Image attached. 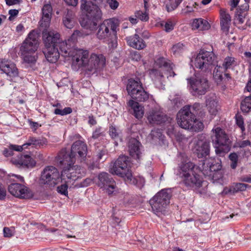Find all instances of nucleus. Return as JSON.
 <instances>
[{
  "instance_id": "9b49d317",
  "label": "nucleus",
  "mask_w": 251,
  "mask_h": 251,
  "mask_svg": "<svg viewBox=\"0 0 251 251\" xmlns=\"http://www.w3.org/2000/svg\"><path fill=\"white\" fill-rule=\"evenodd\" d=\"M57 163L64 169L61 172V179L66 183H72L75 181L78 176L77 175L80 173V167L77 165L74 166V164H62L58 160V156L56 158Z\"/></svg>"
},
{
  "instance_id": "f8f14e48",
  "label": "nucleus",
  "mask_w": 251,
  "mask_h": 251,
  "mask_svg": "<svg viewBox=\"0 0 251 251\" xmlns=\"http://www.w3.org/2000/svg\"><path fill=\"white\" fill-rule=\"evenodd\" d=\"M210 141L205 134L201 133L197 136V140L194 144V153L199 158L205 157L209 154Z\"/></svg>"
},
{
  "instance_id": "7c9ffc66",
  "label": "nucleus",
  "mask_w": 251,
  "mask_h": 251,
  "mask_svg": "<svg viewBox=\"0 0 251 251\" xmlns=\"http://www.w3.org/2000/svg\"><path fill=\"white\" fill-rule=\"evenodd\" d=\"M143 88L142 84L139 79L137 80L130 78L128 80L126 90L128 94L131 97L138 90Z\"/></svg>"
},
{
  "instance_id": "338daca9",
  "label": "nucleus",
  "mask_w": 251,
  "mask_h": 251,
  "mask_svg": "<svg viewBox=\"0 0 251 251\" xmlns=\"http://www.w3.org/2000/svg\"><path fill=\"white\" fill-rule=\"evenodd\" d=\"M24 144H23L22 146H18V145H11L10 147H11L12 151H21L24 149H25L26 148L24 147Z\"/></svg>"
},
{
  "instance_id": "69168bd1",
  "label": "nucleus",
  "mask_w": 251,
  "mask_h": 251,
  "mask_svg": "<svg viewBox=\"0 0 251 251\" xmlns=\"http://www.w3.org/2000/svg\"><path fill=\"white\" fill-rule=\"evenodd\" d=\"M221 166L219 163H216L215 164H212L210 165L209 167V170L210 172H216L221 170Z\"/></svg>"
},
{
  "instance_id": "473e14b6",
  "label": "nucleus",
  "mask_w": 251,
  "mask_h": 251,
  "mask_svg": "<svg viewBox=\"0 0 251 251\" xmlns=\"http://www.w3.org/2000/svg\"><path fill=\"white\" fill-rule=\"evenodd\" d=\"M88 14V13H86L87 18L82 22L81 25L86 29L93 30L96 29L97 25V22L101 19V16L98 19H96L93 16H89Z\"/></svg>"
},
{
  "instance_id": "412c9836",
  "label": "nucleus",
  "mask_w": 251,
  "mask_h": 251,
  "mask_svg": "<svg viewBox=\"0 0 251 251\" xmlns=\"http://www.w3.org/2000/svg\"><path fill=\"white\" fill-rule=\"evenodd\" d=\"M52 14V7L51 4H44L42 8V19L40 21V26L47 28L50 24Z\"/></svg>"
},
{
  "instance_id": "13d9d810",
  "label": "nucleus",
  "mask_w": 251,
  "mask_h": 251,
  "mask_svg": "<svg viewBox=\"0 0 251 251\" xmlns=\"http://www.w3.org/2000/svg\"><path fill=\"white\" fill-rule=\"evenodd\" d=\"M103 136L104 132L102 131L101 127H98L93 132L92 137L94 139H96Z\"/></svg>"
},
{
  "instance_id": "6e6552de",
  "label": "nucleus",
  "mask_w": 251,
  "mask_h": 251,
  "mask_svg": "<svg viewBox=\"0 0 251 251\" xmlns=\"http://www.w3.org/2000/svg\"><path fill=\"white\" fill-rule=\"evenodd\" d=\"M149 97L150 94L144 90L143 87L136 91V93H133L131 97L133 100L136 101L130 100L128 102V105L133 109V114L136 118L138 119L141 118L144 114L142 107L139 105L138 101L145 102L149 100Z\"/></svg>"
},
{
  "instance_id": "423d86ee",
  "label": "nucleus",
  "mask_w": 251,
  "mask_h": 251,
  "mask_svg": "<svg viewBox=\"0 0 251 251\" xmlns=\"http://www.w3.org/2000/svg\"><path fill=\"white\" fill-rule=\"evenodd\" d=\"M191 93L193 96L199 97L204 95L209 90L210 84L205 75L197 73L194 77L187 79Z\"/></svg>"
},
{
  "instance_id": "5fc2aeb1",
  "label": "nucleus",
  "mask_w": 251,
  "mask_h": 251,
  "mask_svg": "<svg viewBox=\"0 0 251 251\" xmlns=\"http://www.w3.org/2000/svg\"><path fill=\"white\" fill-rule=\"evenodd\" d=\"M137 18L143 21H147L149 20V15L146 12L142 11H138L135 13Z\"/></svg>"
},
{
  "instance_id": "393cba45",
  "label": "nucleus",
  "mask_w": 251,
  "mask_h": 251,
  "mask_svg": "<svg viewBox=\"0 0 251 251\" xmlns=\"http://www.w3.org/2000/svg\"><path fill=\"white\" fill-rule=\"evenodd\" d=\"M43 51L47 60L52 63H55L60 55L57 47H45Z\"/></svg>"
},
{
  "instance_id": "3c124183",
  "label": "nucleus",
  "mask_w": 251,
  "mask_h": 251,
  "mask_svg": "<svg viewBox=\"0 0 251 251\" xmlns=\"http://www.w3.org/2000/svg\"><path fill=\"white\" fill-rule=\"evenodd\" d=\"M72 112V109L71 107H65L64 109L61 110L59 108H56L54 110V113L56 115H60L61 116L66 115L70 114Z\"/></svg>"
},
{
  "instance_id": "49530a36",
  "label": "nucleus",
  "mask_w": 251,
  "mask_h": 251,
  "mask_svg": "<svg viewBox=\"0 0 251 251\" xmlns=\"http://www.w3.org/2000/svg\"><path fill=\"white\" fill-rule=\"evenodd\" d=\"M245 18V13H244L240 10H237L235 15V22L238 24H242L244 22Z\"/></svg>"
},
{
  "instance_id": "a19ab883",
  "label": "nucleus",
  "mask_w": 251,
  "mask_h": 251,
  "mask_svg": "<svg viewBox=\"0 0 251 251\" xmlns=\"http://www.w3.org/2000/svg\"><path fill=\"white\" fill-rule=\"evenodd\" d=\"M191 126L192 127H190L188 130L196 132L202 131L204 128V126L203 123L197 120V119L195 120V123H193V124H192Z\"/></svg>"
},
{
  "instance_id": "c756f323",
  "label": "nucleus",
  "mask_w": 251,
  "mask_h": 251,
  "mask_svg": "<svg viewBox=\"0 0 251 251\" xmlns=\"http://www.w3.org/2000/svg\"><path fill=\"white\" fill-rule=\"evenodd\" d=\"M194 168L195 165L191 162L182 163L179 167V172L177 175L181 177L189 174H193Z\"/></svg>"
},
{
  "instance_id": "39448f33",
  "label": "nucleus",
  "mask_w": 251,
  "mask_h": 251,
  "mask_svg": "<svg viewBox=\"0 0 251 251\" xmlns=\"http://www.w3.org/2000/svg\"><path fill=\"white\" fill-rule=\"evenodd\" d=\"M171 197L172 193L169 189H162L158 192L150 201V203L153 212L156 215L164 214L166 209L170 204Z\"/></svg>"
},
{
  "instance_id": "e2e57ef3",
  "label": "nucleus",
  "mask_w": 251,
  "mask_h": 251,
  "mask_svg": "<svg viewBox=\"0 0 251 251\" xmlns=\"http://www.w3.org/2000/svg\"><path fill=\"white\" fill-rule=\"evenodd\" d=\"M107 2L110 7L113 10L117 9L119 4L116 0H107Z\"/></svg>"
},
{
  "instance_id": "8fccbe9b",
  "label": "nucleus",
  "mask_w": 251,
  "mask_h": 251,
  "mask_svg": "<svg viewBox=\"0 0 251 251\" xmlns=\"http://www.w3.org/2000/svg\"><path fill=\"white\" fill-rule=\"evenodd\" d=\"M3 236L6 238H11L14 235L15 229L13 227H4L3 229Z\"/></svg>"
},
{
  "instance_id": "7ed1b4c3",
  "label": "nucleus",
  "mask_w": 251,
  "mask_h": 251,
  "mask_svg": "<svg viewBox=\"0 0 251 251\" xmlns=\"http://www.w3.org/2000/svg\"><path fill=\"white\" fill-rule=\"evenodd\" d=\"M212 131L213 135L211 136V138L215 152L219 156H224L230 151L231 141L228 135L220 127L213 129Z\"/></svg>"
},
{
  "instance_id": "2f4dec72",
  "label": "nucleus",
  "mask_w": 251,
  "mask_h": 251,
  "mask_svg": "<svg viewBox=\"0 0 251 251\" xmlns=\"http://www.w3.org/2000/svg\"><path fill=\"white\" fill-rule=\"evenodd\" d=\"M221 26L223 30L228 31L231 22V17L229 14L226 13L225 9L220 10Z\"/></svg>"
},
{
  "instance_id": "0eeeda50",
  "label": "nucleus",
  "mask_w": 251,
  "mask_h": 251,
  "mask_svg": "<svg viewBox=\"0 0 251 251\" xmlns=\"http://www.w3.org/2000/svg\"><path fill=\"white\" fill-rule=\"evenodd\" d=\"M93 180L98 187L105 190L108 195L116 193L117 189L116 182L108 173H100L94 177Z\"/></svg>"
},
{
  "instance_id": "4d7b16f0",
  "label": "nucleus",
  "mask_w": 251,
  "mask_h": 251,
  "mask_svg": "<svg viewBox=\"0 0 251 251\" xmlns=\"http://www.w3.org/2000/svg\"><path fill=\"white\" fill-rule=\"evenodd\" d=\"M175 25V23H173L170 20H168L165 23L164 30L167 32H170L173 30Z\"/></svg>"
},
{
  "instance_id": "09e8293b",
  "label": "nucleus",
  "mask_w": 251,
  "mask_h": 251,
  "mask_svg": "<svg viewBox=\"0 0 251 251\" xmlns=\"http://www.w3.org/2000/svg\"><path fill=\"white\" fill-rule=\"evenodd\" d=\"M61 182L62 183H64V184L57 187V191L61 194L66 196L68 195V185L69 184H71V183H66L64 181H62V180Z\"/></svg>"
},
{
  "instance_id": "ea45409f",
  "label": "nucleus",
  "mask_w": 251,
  "mask_h": 251,
  "mask_svg": "<svg viewBox=\"0 0 251 251\" xmlns=\"http://www.w3.org/2000/svg\"><path fill=\"white\" fill-rule=\"evenodd\" d=\"M241 109L244 113H248L251 109V94L246 97L241 103Z\"/></svg>"
},
{
  "instance_id": "6ab92c4d",
  "label": "nucleus",
  "mask_w": 251,
  "mask_h": 251,
  "mask_svg": "<svg viewBox=\"0 0 251 251\" xmlns=\"http://www.w3.org/2000/svg\"><path fill=\"white\" fill-rule=\"evenodd\" d=\"M80 1L81 10L85 13H88L89 16L98 19L102 16L100 8L96 4L91 1H87V0H80Z\"/></svg>"
},
{
  "instance_id": "72a5a7b5",
  "label": "nucleus",
  "mask_w": 251,
  "mask_h": 251,
  "mask_svg": "<svg viewBox=\"0 0 251 251\" xmlns=\"http://www.w3.org/2000/svg\"><path fill=\"white\" fill-rule=\"evenodd\" d=\"M45 145H47L46 140H41L34 137H29L26 142L24 144V147L26 149L28 148L29 146L32 148H41Z\"/></svg>"
},
{
  "instance_id": "dca6fc26",
  "label": "nucleus",
  "mask_w": 251,
  "mask_h": 251,
  "mask_svg": "<svg viewBox=\"0 0 251 251\" xmlns=\"http://www.w3.org/2000/svg\"><path fill=\"white\" fill-rule=\"evenodd\" d=\"M9 193L15 197L28 199L33 197L32 193L24 185L18 183H12L8 187Z\"/></svg>"
},
{
  "instance_id": "6e6d98bb",
  "label": "nucleus",
  "mask_w": 251,
  "mask_h": 251,
  "mask_svg": "<svg viewBox=\"0 0 251 251\" xmlns=\"http://www.w3.org/2000/svg\"><path fill=\"white\" fill-rule=\"evenodd\" d=\"M235 118L237 125L240 128L242 132H243L245 130V128L242 116L236 115Z\"/></svg>"
},
{
  "instance_id": "37998d69",
  "label": "nucleus",
  "mask_w": 251,
  "mask_h": 251,
  "mask_svg": "<svg viewBox=\"0 0 251 251\" xmlns=\"http://www.w3.org/2000/svg\"><path fill=\"white\" fill-rule=\"evenodd\" d=\"M182 0H170L169 3L166 6L168 12H171L176 9Z\"/></svg>"
},
{
  "instance_id": "bb28decb",
  "label": "nucleus",
  "mask_w": 251,
  "mask_h": 251,
  "mask_svg": "<svg viewBox=\"0 0 251 251\" xmlns=\"http://www.w3.org/2000/svg\"><path fill=\"white\" fill-rule=\"evenodd\" d=\"M128 45L134 49L140 50L144 49L146 47L145 42L139 36L135 34L133 36L126 38Z\"/></svg>"
},
{
  "instance_id": "052dcab7",
  "label": "nucleus",
  "mask_w": 251,
  "mask_h": 251,
  "mask_svg": "<svg viewBox=\"0 0 251 251\" xmlns=\"http://www.w3.org/2000/svg\"><path fill=\"white\" fill-rule=\"evenodd\" d=\"M183 44L178 43L173 46L172 48V51L174 53L179 52L183 50Z\"/></svg>"
},
{
  "instance_id": "79ce46f5",
  "label": "nucleus",
  "mask_w": 251,
  "mask_h": 251,
  "mask_svg": "<svg viewBox=\"0 0 251 251\" xmlns=\"http://www.w3.org/2000/svg\"><path fill=\"white\" fill-rule=\"evenodd\" d=\"M83 35V33L79 30H76L74 31V33L68 39L69 43H71L73 45V47H76V43L77 42L78 37H80Z\"/></svg>"
},
{
  "instance_id": "f03ea898",
  "label": "nucleus",
  "mask_w": 251,
  "mask_h": 251,
  "mask_svg": "<svg viewBox=\"0 0 251 251\" xmlns=\"http://www.w3.org/2000/svg\"><path fill=\"white\" fill-rule=\"evenodd\" d=\"M129 165L128 157L125 155L120 156L114 163L111 164L109 172L123 177L127 183L136 185L137 179L133 176L131 171L128 169Z\"/></svg>"
},
{
  "instance_id": "f257e3e1",
  "label": "nucleus",
  "mask_w": 251,
  "mask_h": 251,
  "mask_svg": "<svg viewBox=\"0 0 251 251\" xmlns=\"http://www.w3.org/2000/svg\"><path fill=\"white\" fill-rule=\"evenodd\" d=\"M75 139H78L72 145L70 151L62 149L58 154V160L62 164H74L76 161L81 162L85 160L88 152L87 145L79 134H75Z\"/></svg>"
},
{
  "instance_id": "a211bd4d",
  "label": "nucleus",
  "mask_w": 251,
  "mask_h": 251,
  "mask_svg": "<svg viewBox=\"0 0 251 251\" xmlns=\"http://www.w3.org/2000/svg\"><path fill=\"white\" fill-rule=\"evenodd\" d=\"M1 71L9 77L11 80L19 76V71L16 65L10 61L1 60Z\"/></svg>"
},
{
  "instance_id": "0e129e2a",
  "label": "nucleus",
  "mask_w": 251,
  "mask_h": 251,
  "mask_svg": "<svg viewBox=\"0 0 251 251\" xmlns=\"http://www.w3.org/2000/svg\"><path fill=\"white\" fill-rule=\"evenodd\" d=\"M131 58L135 61H138L140 60L141 56L140 53L137 51H134L130 53Z\"/></svg>"
},
{
  "instance_id": "c03bdc74",
  "label": "nucleus",
  "mask_w": 251,
  "mask_h": 251,
  "mask_svg": "<svg viewBox=\"0 0 251 251\" xmlns=\"http://www.w3.org/2000/svg\"><path fill=\"white\" fill-rule=\"evenodd\" d=\"M109 132L110 136L113 139L121 140V132L116 129L115 127L112 126H110Z\"/></svg>"
},
{
  "instance_id": "b1692460",
  "label": "nucleus",
  "mask_w": 251,
  "mask_h": 251,
  "mask_svg": "<svg viewBox=\"0 0 251 251\" xmlns=\"http://www.w3.org/2000/svg\"><path fill=\"white\" fill-rule=\"evenodd\" d=\"M148 120L151 124L156 125L169 121V118L166 114L157 111H151L148 115Z\"/></svg>"
},
{
  "instance_id": "a18cd8bd",
  "label": "nucleus",
  "mask_w": 251,
  "mask_h": 251,
  "mask_svg": "<svg viewBox=\"0 0 251 251\" xmlns=\"http://www.w3.org/2000/svg\"><path fill=\"white\" fill-rule=\"evenodd\" d=\"M34 54L26 53L25 54H22L24 62L28 64L35 63L36 61V57Z\"/></svg>"
},
{
  "instance_id": "2eb2a0df",
  "label": "nucleus",
  "mask_w": 251,
  "mask_h": 251,
  "mask_svg": "<svg viewBox=\"0 0 251 251\" xmlns=\"http://www.w3.org/2000/svg\"><path fill=\"white\" fill-rule=\"evenodd\" d=\"M37 35L34 32H30L28 37L23 43L20 51L21 54L26 53H34L38 47V41L37 39Z\"/></svg>"
},
{
  "instance_id": "603ef678",
  "label": "nucleus",
  "mask_w": 251,
  "mask_h": 251,
  "mask_svg": "<svg viewBox=\"0 0 251 251\" xmlns=\"http://www.w3.org/2000/svg\"><path fill=\"white\" fill-rule=\"evenodd\" d=\"M229 158L231 161L230 164V167L232 169H234L237 167V161H238V155L235 153H231L229 155Z\"/></svg>"
},
{
  "instance_id": "20e7f679",
  "label": "nucleus",
  "mask_w": 251,
  "mask_h": 251,
  "mask_svg": "<svg viewBox=\"0 0 251 251\" xmlns=\"http://www.w3.org/2000/svg\"><path fill=\"white\" fill-rule=\"evenodd\" d=\"M118 24L113 19L105 20L98 27L97 37L100 40H105L114 44L116 42L117 28Z\"/></svg>"
},
{
  "instance_id": "9d476101",
  "label": "nucleus",
  "mask_w": 251,
  "mask_h": 251,
  "mask_svg": "<svg viewBox=\"0 0 251 251\" xmlns=\"http://www.w3.org/2000/svg\"><path fill=\"white\" fill-rule=\"evenodd\" d=\"M61 176L58 170L53 166L46 167L41 172L40 183L43 185H47L54 187L59 182Z\"/></svg>"
},
{
  "instance_id": "680f3d73",
  "label": "nucleus",
  "mask_w": 251,
  "mask_h": 251,
  "mask_svg": "<svg viewBox=\"0 0 251 251\" xmlns=\"http://www.w3.org/2000/svg\"><path fill=\"white\" fill-rule=\"evenodd\" d=\"M251 145V142L248 140L240 141L237 143V146L240 148H244L247 146H250Z\"/></svg>"
},
{
  "instance_id": "f704fd0d",
  "label": "nucleus",
  "mask_w": 251,
  "mask_h": 251,
  "mask_svg": "<svg viewBox=\"0 0 251 251\" xmlns=\"http://www.w3.org/2000/svg\"><path fill=\"white\" fill-rule=\"evenodd\" d=\"M207 108L212 115H216L218 112V102L214 97H210L206 100Z\"/></svg>"
},
{
  "instance_id": "5701e85b",
  "label": "nucleus",
  "mask_w": 251,
  "mask_h": 251,
  "mask_svg": "<svg viewBox=\"0 0 251 251\" xmlns=\"http://www.w3.org/2000/svg\"><path fill=\"white\" fill-rule=\"evenodd\" d=\"M141 143L135 138H131L129 140L128 143V151L130 155L136 159H139L141 157Z\"/></svg>"
},
{
  "instance_id": "a878e982",
  "label": "nucleus",
  "mask_w": 251,
  "mask_h": 251,
  "mask_svg": "<svg viewBox=\"0 0 251 251\" xmlns=\"http://www.w3.org/2000/svg\"><path fill=\"white\" fill-rule=\"evenodd\" d=\"M75 13L68 8L62 9V20L64 26L69 29L72 28L75 24L74 22Z\"/></svg>"
},
{
  "instance_id": "4468645a",
  "label": "nucleus",
  "mask_w": 251,
  "mask_h": 251,
  "mask_svg": "<svg viewBox=\"0 0 251 251\" xmlns=\"http://www.w3.org/2000/svg\"><path fill=\"white\" fill-rule=\"evenodd\" d=\"M105 58L102 54H92L88 59L85 71L88 74H93L100 71L105 66Z\"/></svg>"
},
{
  "instance_id": "774afa93",
  "label": "nucleus",
  "mask_w": 251,
  "mask_h": 251,
  "mask_svg": "<svg viewBox=\"0 0 251 251\" xmlns=\"http://www.w3.org/2000/svg\"><path fill=\"white\" fill-rule=\"evenodd\" d=\"M8 13L10 15L9 20L11 21L13 17L16 16L18 14L19 11L16 9H11L9 11Z\"/></svg>"
},
{
  "instance_id": "bf43d9fd",
  "label": "nucleus",
  "mask_w": 251,
  "mask_h": 251,
  "mask_svg": "<svg viewBox=\"0 0 251 251\" xmlns=\"http://www.w3.org/2000/svg\"><path fill=\"white\" fill-rule=\"evenodd\" d=\"M248 186H249L248 184L242 183H237L235 185L234 189L236 191H243L246 190Z\"/></svg>"
},
{
  "instance_id": "de8ad7c7",
  "label": "nucleus",
  "mask_w": 251,
  "mask_h": 251,
  "mask_svg": "<svg viewBox=\"0 0 251 251\" xmlns=\"http://www.w3.org/2000/svg\"><path fill=\"white\" fill-rule=\"evenodd\" d=\"M234 58L231 57H226L223 63V67L226 70L231 67L232 65L234 63Z\"/></svg>"
},
{
  "instance_id": "ddd939ff",
  "label": "nucleus",
  "mask_w": 251,
  "mask_h": 251,
  "mask_svg": "<svg viewBox=\"0 0 251 251\" xmlns=\"http://www.w3.org/2000/svg\"><path fill=\"white\" fill-rule=\"evenodd\" d=\"M176 119L179 126L185 129L192 127V124L196 120L194 115L191 113L189 106H184L178 112Z\"/></svg>"
},
{
  "instance_id": "aec40b11",
  "label": "nucleus",
  "mask_w": 251,
  "mask_h": 251,
  "mask_svg": "<svg viewBox=\"0 0 251 251\" xmlns=\"http://www.w3.org/2000/svg\"><path fill=\"white\" fill-rule=\"evenodd\" d=\"M43 34L45 47H57L61 39L60 34L57 31L54 30L44 31Z\"/></svg>"
},
{
  "instance_id": "c9c22d12",
  "label": "nucleus",
  "mask_w": 251,
  "mask_h": 251,
  "mask_svg": "<svg viewBox=\"0 0 251 251\" xmlns=\"http://www.w3.org/2000/svg\"><path fill=\"white\" fill-rule=\"evenodd\" d=\"M192 27L194 29H198L203 30L208 29L209 25L208 22L202 19H195L192 23Z\"/></svg>"
},
{
  "instance_id": "58836bf2",
  "label": "nucleus",
  "mask_w": 251,
  "mask_h": 251,
  "mask_svg": "<svg viewBox=\"0 0 251 251\" xmlns=\"http://www.w3.org/2000/svg\"><path fill=\"white\" fill-rule=\"evenodd\" d=\"M190 107V110L194 116L199 115L201 117H202L204 115V112H202L201 109L202 106L200 103L196 102L193 105H187Z\"/></svg>"
},
{
  "instance_id": "c85d7f7f",
  "label": "nucleus",
  "mask_w": 251,
  "mask_h": 251,
  "mask_svg": "<svg viewBox=\"0 0 251 251\" xmlns=\"http://www.w3.org/2000/svg\"><path fill=\"white\" fill-rule=\"evenodd\" d=\"M16 165L23 167H33L36 164V162L28 155H22L20 158L14 161Z\"/></svg>"
},
{
  "instance_id": "4c0bfd02",
  "label": "nucleus",
  "mask_w": 251,
  "mask_h": 251,
  "mask_svg": "<svg viewBox=\"0 0 251 251\" xmlns=\"http://www.w3.org/2000/svg\"><path fill=\"white\" fill-rule=\"evenodd\" d=\"M226 71V70L220 66L217 65L215 68L213 73V77L217 83L221 82L224 77L223 74Z\"/></svg>"
},
{
  "instance_id": "1a4fd4ad",
  "label": "nucleus",
  "mask_w": 251,
  "mask_h": 251,
  "mask_svg": "<svg viewBox=\"0 0 251 251\" xmlns=\"http://www.w3.org/2000/svg\"><path fill=\"white\" fill-rule=\"evenodd\" d=\"M216 58L212 51L201 50L195 59L194 65L197 68L207 71L214 65Z\"/></svg>"
},
{
  "instance_id": "e433bc0d",
  "label": "nucleus",
  "mask_w": 251,
  "mask_h": 251,
  "mask_svg": "<svg viewBox=\"0 0 251 251\" xmlns=\"http://www.w3.org/2000/svg\"><path fill=\"white\" fill-rule=\"evenodd\" d=\"M157 63L158 64L160 67H163L164 68L166 69L167 70V71H169L170 76H174L176 75L175 72L172 71V64H171L170 62L166 61L165 58H159L157 60Z\"/></svg>"
},
{
  "instance_id": "f3484780",
  "label": "nucleus",
  "mask_w": 251,
  "mask_h": 251,
  "mask_svg": "<svg viewBox=\"0 0 251 251\" xmlns=\"http://www.w3.org/2000/svg\"><path fill=\"white\" fill-rule=\"evenodd\" d=\"M72 55V64L74 65L77 66L78 68L84 67L86 69L89 52L87 50H84L75 48Z\"/></svg>"
},
{
  "instance_id": "cd10ccee",
  "label": "nucleus",
  "mask_w": 251,
  "mask_h": 251,
  "mask_svg": "<svg viewBox=\"0 0 251 251\" xmlns=\"http://www.w3.org/2000/svg\"><path fill=\"white\" fill-rule=\"evenodd\" d=\"M58 49H59L60 54L65 57L71 56L76 47H73V45L69 41H63L60 40L57 45Z\"/></svg>"
},
{
  "instance_id": "4be33fe9",
  "label": "nucleus",
  "mask_w": 251,
  "mask_h": 251,
  "mask_svg": "<svg viewBox=\"0 0 251 251\" xmlns=\"http://www.w3.org/2000/svg\"><path fill=\"white\" fill-rule=\"evenodd\" d=\"M181 178L183 183L186 186L200 187L201 186L202 178L195 172H193V174L187 175Z\"/></svg>"
},
{
  "instance_id": "864d4df0",
  "label": "nucleus",
  "mask_w": 251,
  "mask_h": 251,
  "mask_svg": "<svg viewBox=\"0 0 251 251\" xmlns=\"http://www.w3.org/2000/svg\"><path fill=\"white\" fill-rule=\"evenodd\" d=\"M167 133L171 138L176 137L178 136V133H177L175 126L171 125H170L168 126Z\"/></svg>"
}]
</instances>
